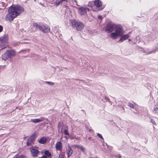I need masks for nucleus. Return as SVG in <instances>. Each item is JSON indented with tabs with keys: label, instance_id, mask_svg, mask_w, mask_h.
Returning a JSON list of instances; mask_svg holds the SVG:
<instances>
[{
	"label": "nucleus",
	"instance_id": "14",
	"mask_svg": "<svg viewBox=\"0 0 158 158\" xmlns=\"http://www.w3.org/2000/svg\"><path fill=\"white\" fill-rule=\"evenodd\" d=\"M121 36V37L118 41V42L119 43H121L124 40L128 39L129 37L130 36L128 34H127L124 35H123Z\"/></svg>",
	"mask_w": 158,
	"mask_h": 158
},
{
	"label": "nucleus",
	"instance_id": "4",
	"mask_svg": "<svg viewBox=\"0 0 158 158\" xmlns=\"http://www.w3.org/2000/svg\"><path fill=\"white\" fill-rule=\"evenodd\" d=\"M71 23L72 27L73 28H75L78 31H81L84 27V25L82 23L75 20H71Z\"/></svg>",
	"mask_w": 158,
	"mask_h": 158
},
{
	"label": "nucleus",
	"instance_id": "38",
	"mask_svg": "<svg viewBox=\"0 0 158 158\" xmlns=\"http://www.w3.org/2000/svg\"><path fill=\"white\" fill-rule=\"evenodd\" d=\"M128 40H129V41H130L131 40L129 39Z\"/></svg>",
	"mask_w": 158,
	"mask_h": 158
},
{
	"label": "nucleus",
	"instance_id": "1",
	"mask_svg": "<svg viewBox=\"0 0 158 158\" xmlns=\"http://www.w3.org/2000/svg\"><path fill=\"white\" fill-rule=\"evenodd\" d=\"M37 28L39 29L40 30L44 33L48 32L50 30V27L46 24L40 25L36 23H34L31 28H29L28 31H30V32H34Z\"/></svg>",
	"mask_w": 158,
	"mask_h": 158
},
{
	"label": "nucleus",
	"instance_id": "5",
	"mask_svg": "<svg viewBox=\"0 0 158 158\" xmlns=\"http://www.w3.org/2000/svg\"><path fill=\"white\" fill-rule=\"evenodd\" d=\"M15 52L12 49L7 50L2 55V59L4 60H6L9 59H10L15 56Z\"/></svg>",
	"mask_w": 158,
	"mask_h": 158
},
{
	"label": "nucleus",
	"instance_id": "19",
	"mask_svg": "<svg viewBox=\"0 0 158 158\" xmlns=\"http://www.w3.org/2000/svg\"><path fill=\"white\" fill-rule=\"evenodd\" d=\"M13 158H26V157L23 155H16L13 156Z\"/></svg>",
	"mask_w": 158,
	"mask_h": 158
},
{
	"label": "nucleus",
	"instance_id": "8",
	"mask_svg": "<svg viewBox=\"0 0 158 158\" xmlns=\"http://www.w3.org/2000/svg\"><path fill=\"white\" fill-rule=\"evenodd\" d=\"M116 25L112 23H109L106 26L105 30L108 33L112 32L115 29Z\"/></svg>",
	"mask_w": 158,
	"mask_h": 158
},
{
	"label": "nucleus",
	"instance_id": "24",
	"mask_svg": "<svg viewBox=\"0 0 158 158\" xmlns=\"http://www.w3.org/2000/svg\"><path fill=\"white\" fill-rule=\"evenodd\" d=\"M54 5L56 6H59L60 4V2H55L54 3Z\"/></svg>",
	"mask_w": 158,
	"mask_h": 158
},
{
	"label": "nucleus",
	"instance_id": "25",
	"mask_svg": "<svg viewBox=\"0 0 158 158\" xmlns=\"http://www.w3.org/2000/svg\"><path fill=\"white\" fill-rule=\"evenodd\" d=\"M45 82L47 83V84H48L49 85H52L54 84L52 82H50V81H45Z\"/></svg>",
	"mask_w": 158,
	"mask_h": 158
},
{
	"label": "nucleus",
	"instance_id": "17",
	"mask_svg": "<svg viewBox=\"0 0 158 158\" xmlns=\"http://www.w3.org/2000/svg\"><path fill=\"white\" fill-rule=\"evenodd\" d=\"M94 3V5L98 7H100L102 4V2L100 0H95Z\"/></svg>",
	"mask_w": 158,
	"mask_h": 158
},
{
	"label": "nucleus",
	"instance_id": "3",
	"mask_svg": "<svg viewBox=\"0 0 158 158\" xmlns=\"http://www.w3.org/2000/svg\"><path fill=\"white\" fill-rule=\"evenodd\" d=\"M9 9L16 17L20 15L24 11L23 8L19 5H16L11 7Z\"/></svg>",
	"mask_w": 158,
	"mask_h": 158
},
{
	"label": "nucleus",
	"instance_id": "32",
	"mask_svg": "<svg viewBox=\"0 0 158 158\" xmlns=\"http://www.w3.org/2000/svg\"><path fill=\"white\" fill-rule=\"evenodd\" d=\"M22 44H28L29 43L28 42H22Z\"/></svg>",
	"mask_w": 158,
	"mask_h": 158
},
{
	"label": "nucleus",
	"instance_id": "30",
	"mask_svg": "<svg viewBox=\"0 0 158 158\" xmlns=\"http://www.w3.org/2000/svg\"><path fill=\"white\" fill-rule=\"evenodd\" d=\"M64 158V157L61 154L59 155V158Z\"/></svg>",
	"mask_w": 158,
	"mask_h": 158
},
{
	"label": "nucleus",
	"instance_id": "11",
	"mask_svg": "<svg viewBox=\"0 0 158 158\" xmlns=\"http://www.w3.org/2000/svg\"><path fill=\"white\" fill-rule=\"evenodd\" d=\"M40 158H52L51 152L48 150L44 152V155L42 156Z\"/></svg>",
	"mask_w": 158,
	"mask_h": 158
},
{
	"label": "nucleus",
	"instance_id": "7",
	"mask_svg": "<svg viewBox=\"0 0 158 158\" xmlns=\"http://www.w3.org/2000/svg\"><path fill=\"white\" fill-rule=\"evenodd\" d=\"M8 14L6 15L5 17V20L7 21L11 22L13 21L14 19L16 17L9 8L8 10Z\"/></svg>",
	"mask_w": 158,
	"mask_h": 158
},
{
	"label": "nucleus",
	"instance_id": "23",
	"mask_svg": "<svg viewBox=\"0 0 158 158\" xmlns=\"http://www.w3.org/2000/svg\"><path fill=\"white\" fill-rule=\"evenodd\" d=\"M97 135L100 138L102 139H104L103 138L101 134L99 133H98L97 134Z\"/></svg>",
	"mask_w": 158,
	"mask_h": 158
},
{
	"label": "nucleus",
	"instance_id": "15",
	"mask_svg": "<svg viewBox=\"0 0 158 158\" xmlns=\"http://www.w3.org/2000/svg\"><path fill=\"white\" fill-rule=\"evenodd\" d=\"M68 148L67 149V154L68 157H69L72 155L73 152V151L72 149L71 148L69 144H68Z\"/></svg>",
	"mask_w": 158,
	"mask_h": 158
},
{
	"label": "nucleus",
	"instance_id": "2",
	"mask_svg": "<svg viewBox=\"0 0 158 158\" xmlns=\"http://www.w3.org/2000/svg\"><path fill=\"white\" fill-rule=\"evenodd\" d=\"M115 31L112 33L110 35V37L113 39H116L118 36H121L123 34L124 32L122 26L120 25H116Z\"/></svg>",
	"mask_w": 158,
	"mask_h": 158
},
{
	"label": "nucleus",
	"instance_id": "12",
	"mask_svg": "<svg viewBox=\"0 0 158 158\" xmlns=\"http://www.w3.org/2000/svg\"><path fill=\"white\" fill-rule=\"evenodd\" d=\"M44 119L43 117H41L39 118L31 119L30 121L34 123H37L43 121Z\"/></svg>",
	"mask_w": 158,
	"mask_h": 158
},
{
	"label": "nucleus",
	"instance_id": "16",
	"mask_svg": "<svg viewBox=\"0 0 158 158\" xmlns=\"http://www.w3.org/2000/svg\"><path fill=\"white\" fill-rule=\"evenodd\" d=\"M31 151L33 156H37L38 151L37 149L32 148L31 149Z\"/></svg>",
	"mask_w": 158,
	"mask_h": 158
},
{
	"label": "nucleus",
	"instance_id": "29",
	"mask_svg": "<svg viewBox=\"0 0 158 158\" xmlns=\"http://www.w3.org/2000/svg\"><path fill=\"white\" fill-rule=\"evenodd\" d=\"M117 158H121V156L120 154L116 156Z\"/></svg>",
	"mask_w": 158,
	"mask_h": 158
},
{
	"label": "nucleus",
	"instance_id": "6",
	"mask_svg": "<svg viewBox=\"0 0 158 158\" xmlns=\"http://www.w3.org/2000/svg\"><path fill=\"white\" fill-rule=\"evenodd\" d=\"M8 36L5 35L0 37V51L6 48L8 46Z\"/></svg>",
	"mask_w": 158,
	"mask_h": 158
},
{
	"label": "nucleus",
	"instance_id": "39",
	"mask_svg": "<svg viewBox=\"0 0 158 158\" xmlns=\"http://www.w3.org/2000/svg\"><path fill=\"white\" fill-rule=\"evenodd\" d=\"M156 51L158 50V49H156Z\"/></svg>",
	"mask_w": 158,
	"mask_h": 158
},
{
	"label": "nucleus",
	"instance_id": "21",
	"mask_svg": "<svg viewBox=\"0 0 158 158\" xmlns=\"http://www.w3.org/2000/svg\"><path fill=\"white\" fill-rule=\"evenodd\" d=\"M64 134L65 135H69V132L67 129H65L64 131Z\"/></svg>",
	"mask_w": 158,
	"mask_h": 158
},
{
	"label": "nucleus",
	"instance_id": "18",
	"mask_svg": "<svg viewBox=\"0 0 158 158\" xmlns=\"http://www.w3.org/2000/svg\"><path fill=\"white\" fill-rule=\"evenodd\" d=\"M47 139L44 137L41 138L40 139L38 140L39 143L41 144H44L46 142Z\"/></svg>",
	"mask_w": 158,
	"mask_h": 158
},
{
	"label": "nucleus",
	"instance_id": "31",
	"mask_svg": "<svg viewBox=\"0 0 158 158\" xmlns=\"http://www.w3.org/2000/svg\"><path fill=\"white\" fill-rule=\"evenodd\" d=\"M154 110L155 111H158V108L156 107L154 109Z\"/></svg>",
	"mask_w": 158,
	"mask_h": 158
},
{
	"label": "nucleus",
	"instance_id": "10",
	"mask_svg": "<svg viewBox=\"0 0 158 158\" xmlns=\"http://www.w3.org/2000/svg\"><path fill=\"white\" fill-rule=\"evenodd\" d=\"M35 140V138L34 135H32L29 137L27 140V146L31 145Z\"/></svg>",
	"mask_w": 158,
	"mask_h": 158
},
{
	"label": "nucleus",
	"instance_id": "33",
	"mask_svg": "<svg viewBox=\"0 0 158 158\" xmlns=\"http://www.w3.org/2000/svg\"><path fill=\"white\" fill-rule=\"evenodd\" d=\"M74 146L76 148H78L79 147V146L78 145H74Z\"/></svg>",
	"mask_w": 158,
	"mask_h": 158
},
{
	"label": "nucleus",
	"instance_id": "28",
	"mask_svg": "<svg viewBox=\"0 0 158 158\" xmlns=\"http://www.w3.org/2000/svg\"><path fill=\"white\" fill-rule=\"evenodd\" d=\"M91 2H89L88 5V6L89 7H92V6H91Z\"/></svg>",
	"mask_w": 158,
	"mask_h": 158
},
{
	"label": "nucleus",
	"instance_id": "36",
	"mask_svg": "<svg viewBox=\"0 0 158 158\" xmlns=\"http://www.w3.org/2000/svg\"><path fill=\"white\" fill-rule=\"evenodd\" d=\"M98 18H102V16H100V15H99L98 16Z\"/></svg>",
	"mask_w": 158,
	"mask_h": 158
},
{
	"label": "nucleus",
	"instance_id": "22",
	"mask_svg": "<svg viewBox=\"0 0 158 158\" xmlns=\"http://www.w3.org/2000/svg\"><path fill=\"white\" fill-rule=\"evenodd\" d=\"M128 106L131 107V108H133L134 107V105H133V104H132L131 103H129L128 104Z\"/></svg>",
	"mask_w": 158,
	"mask_h": 158
},
{
	"label": "nucleus",
	"instance_id": "26",
	"mask_svg": "<svg viewBox=\"0 0 158 158\" xmlns=\"http://www.w3.org/2000/svg\"><path fill=\"white\" fill-rule=\"evenodd\" d=\"M151 123H152L153 124H154V125H156V123L154 120L152 119L151 120Z\"/></svg>",
	"mask_w": 158,
	"mask_h": 158
},
{
	"label": "nucleus",
	"instance_id": "13",
	"mask_svg": "<svg viewBox=\"0 0 158 158\" xmlns=\"http://www.w3.org/2000/svg\"><path fill=\"white\" fill-rule=\"evenodd\" d=\"M56 148L57 150L61 151L62 149V145L61 142L59 141L56 143Z\"/></svg>",
	"mask_w": 158,
	"mask_h": 158
},
{
	"label": "nucleus",
	"instance_id": "27",
	"mask_svg": "<svg viewBox=\"0 0 158 158\" xmlns=\"http://www.w3.org/2000/svg\"><path fill=\"white\" fill-rule=\"evenodd\" d=\"M3 27L1 25H0V32L2 31H3Z\"/></svg>",
	"mask_w": 158,
	"mask_h": 158
},
{
	"label": "nucleus",
	"instance_id": "34",
	"mask_svg": "<svg viewBox=\"0 0 158 158\" xmlns=\"http://www.w3.org/2000/svg\"><path fill=\"white\" fill-rule=\"evenodd\" d=\"M60 4L62 3V2H63L62 0H60V1H59Z\"/></svg>",
	"mask_w": 158,
	"mask_h": 158
},
{
	"label": "nucleus",
	"instance_id": "35",
	"mask_svg": "<svg viewBox=\"0 0 158 158\" xmlns=\"http://www.w3.org/2000/svg\"><path fill=\"white\" fill-rule=\"evenodd\" d=\"M62 1L63 2H67V0H62Z\"/></svg>",
	"mask_w": 158,
	"mask_h": 158
},
{
	"label": "nucleus",
	"instance_id": "9",
	"mask_svg": "<svg viewBox=\"0 0 158 158\" xmlns=\"http://www.w3.org/2000/svg\"><path fill=\"white\" fill-rule=\"evenodd\" d=\"M78 12L81 15H82L85 14L87 11H88L89 9L86 5H83L78 8Z\"/></svg>",
	"mask_w": 158,
	"mask_h": 158
},
{
	"label": "nucleus",
	"instance_id": "40",
	"mask_svg": "<svg viewBox=\"0 0 158 158\" xmlns=\"http://www.w3.org/2000/svg\"><path fill=\"white\" fill-rule=\"evenodd\" d=\"M75 1L76 2H77V1L76 0H75Z\"/></svg>",
	"mask_w": 158,
	"mask_h": 158
},
{
	"label": "nucleus",
	"instance_id": "20",
	"mask_svg": "<svg viewBox=\"0 0 158 158\" xmlns=\"http://www.w3.org/2000/svg\"><path fill=\"white\" fill-rule=\"evenodd\" d=\"M155 52V50H154L153 51H150V52H146L145 50H143V52L145 53H146L147 54H151L152 53V52H153V53H154Z\"/></svg>",
	"mask_w": 158,
	"mask_h": 158
},
{
	"label": "nucleus",
	"instance_id": "37",
	"mask_svg": "<svg viewBox=\"0 0 158 158\" xmlns=\"http://www.w3.org/2000/svg\"><path fill=\"white\" fill-rule=\"evenodd\" d=\"M91 138L90 137H89L88 139H89L90 140L91 139Z\"/></svg>",
	"mask_w": 158,
	"mask_h": 158
}]
</instances>
